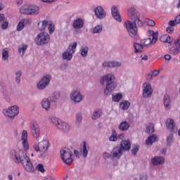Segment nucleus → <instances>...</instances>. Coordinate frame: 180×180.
I'll return each mask as SVG.
<instances>
[{"instance_id": "6", "label": "nucleus", "mask_w": 180, "mask_h": 180, "mask_svg": "<svg viewBox=\"0 0 180 180\" xmlns=\"http://www.w3.org/2000/svg\"><path fill=\"white\" fill-rule=\"evenodd\" d=\"M37 46H45L50 41V35L46 32H41L34 39Z\"/></svg>"}, {"instance_id": "59", "label": "nucleus", "mask_w": 180, "mask_h": 180, "mask_svg": "<svg viewBox=\"0 0 180 180\" xmlns=\"http://www.w3.org/2000/svg\"><path fill=\"white\" fill-rule=\"evenodd\" d=\"M160 40L162 43H167V35H162Z\"/></svg>"}, {"instance_id": "4", "label": "nucleus", "mask_w": 180, "mask_h": 180, "mask_svg": "<svg viewBox=\"0 0 180 180\" xmlns=\"http://www.w3.org/2000/svg\"><path fill=\"white\" fill-rule=\"evenodd\" d=\"M77 42H74L73 44L69 45L68 49L63 53L62 58L65 60V61H71L72 60V56L75 53V50H77Z\"/></svg>"}, {"instance_id": "31", "label": "nucleus", "mask_w": 180, "mask_h": 180, "mask_svg": "<svg viewBox=\"0 0 180 180\" xmlns=\"http://www.w3.org/2000/svg\"><path fill=\"white\" fill-rule=\"evenodd\" d=\"M9 59V48H4L2 50V60L8 61Z\"/></svg>"}, {"instance_id": "53", "label": "nucleus", "mask_w": 180, "mask_h": 180, "mask_svg": "<svg viewBox=\"0 0 180 180\" xmlns=\"http://www.w3.org/2000/svg\"><path fill=\"white\" fill-rule=\"evenodd\" d=\"M37 169L39 171V172H41L42 174H44V172H46V170L44 169V167L42 164L37 165Z\"/></svg>"}, {"instance_id": "26", "label": "nucleus", "mask_w": 180, "mask_h": 180, "mask_svg": "<svg viewBox=\"0 0 180 180\" xmlns=\"http://www.w3.org/2000/svg\"><path fill=\"white\" fill-rule=\"evenodd\" d=\"M118 129L120 131H127L130 129V124L127 122H122L118 126Z\"/></svg>"}, {"instance_id": "35", "label": "nucleus", "mask_w": 180, "mask_h": 180, "mask_svg": "<svg viewBox=\"0 0 180 180\" xmlns=\"http://www.w3.org/2000/svg\"><path fill=\"white\" fill-rule=\"evenodd\" d=\"M120 108L122 110H127V109H129V108H130V102L129 101H124L121 102L120 104Z\"/></svg>"}, {"instance_id": "22", "label": "nucleus", "mask_w": 180, "mask_h": 180, "mask_svg": "<svg viewBox=\"0 0 180 180\" xmlns=\"http://www.w3.org/2000/svg\"><path fill=\"white\" fill-rule=\"evenodd\" d=\"M41 105L45 110H50V106H51V98H43L41 102Z\"/></svg>"}, {"instance_id": "17", "label": "nucleus", "mask_w": 180, "mask_h": 180, "mask_svg": "<svg viewBox=\"0 0 180 180\" xmlns=\"http://www.w3.org/2000/svg\"><path fill=\"white\" fill-rule=\"evenodd\" d=\"M166 126L168 130H170L172 133H176L178 131V128L176 127V125H175V121L171 118L167 120Z\"/></svg>"}, {"instance_id": "56", "label": "nucleus", "mask_w": 180, "mask_h": 180, "mask_svg": "<svg viewBox=\"0 0 180 180\" xmlns=\"http://www.w3.org/2000/svg\"><path fill=\"white\" fill-rule=\"evenodd\" d=\"M174 46H175L176 49H178L179 50H180V39H176L174 41Z\"/></svg>"}, {"instance_id": "27", "label": "nucleus", "mask_w": 180, "mask_h": 180, "mask_svg": "<svg viewBox=\"0 0 180 180\" xmlns=\"http://www.w3.org/2000/svg\"><path fill=\"white\" fill-rule=\"evenodd\" d=\"M158 137L156 134H152L148 137L146 141L147 146H153V143H155L157 141Z\"/></svg>"}, {"instance_id": "39", "label": "nucleus", "mask_w": 180, "mask_h": 180, "mask_svg": "<svg viewBox=\"0 0 180 180\" xmlns=\"http://www.w3.org/2000/svg\"><path fill=\"white\" fill-rule=\"evenodd\" d=\"M49 120H51V123H53L56 127H58L61 122V120L56 117H51L49 118Z\"/></svg>"}, {"instance_id": "20", "label": "nucleus", "mask_w": 180, "mask_h": 180, "mask_svg": "<svg viewBox=\"0 0 180 180\" xmlns=\"http://www.w3.org/2000/svg\"><path fill=\"white\" fill-rule=\"evenodd\" d=\"M56 128L58 129V130H60V131H63V133H68V131L71 130L70 125L67 122L63 121H60V123H59Z\"/></svg>"}, {"instance_id": "5", "label": "nucleus", "mask_w": 180, "mask_h": 180, "mask_svg": "<svg viewBox=\"0 0 180 180\" xmlns=\"http://www.w3.org/2000/svg\"><path fill=\"white\" fill-rule=\"evenodd\" d=\"M3 114L6 117H8L11 120H13L19 115V107L18 105H13L7 109L3 110Z\"/></svg>"}, {"instance_id": "25", "label": "nucleus", "mask_w": 180, "mask_h": 180, "mask_svg": "<svg viewBox=\"0 0 180 180\" xmlns=\"http://www.w3.org/2000/svg\"><path fill=\"white\" fill-rule=\"evenodd\" d=\"M103 111L102 109H96L94 112L93 114L91 115V119L92 120H96L97 119H99L101 116L103 115Z\"/></svg>"}, {"instance_id": "12", "label": "nucleus", "mask_w": 180, "mask_h": 180, "mask_svg": "<svg viewBox=\"0 0 180 180\" xmlns=\"http://www.w3.org/2000/svg\"><path fill=\"white\" fill-rule=\"evenodd\" d=\"M103 68H119L122 67L121 62L116 60L105 61L102 63Z\"/></svg>"}, {"instance_id": "50", "label": "nucleus", "mask_w": 180, "mask_h": 180, "mask_svg": "<svg viewBox=\"0 0 180 180\" xmlns=\"http://www.w3.org/2000/svg\"><path fill=\"white\" fill-rule=\"evenodd\" d=\"M131 153H132L133 155H136L137 153H139V146L134 145L132 146Z\"/></svg>"}, {"instance_id": "47", "label": "nucleus", "mask_w": 180, "mask_h": 180, "mask_svg": "<svg viewBox=\"0 0 180 180\" xmlns=\"http://www.w3.org/2000/svg\"><path fill=\"white\" fill-rule=\"evenodd\" d=\"M103 158L104 160H108V158H111V160H113V155H112V152L110 153H109L108 152H104L103 153Z\"/></svg>"}, {"instance_id": "64", "label": "nucleus", "mask_w": 180, "mask_h": 180, "mask_svg": "<svg viewBox=\"0 0 180 180\" xmlns=\"http://www.w3.org/2000/svg\"><path fill=\"white\" fill-rule=\"evenodd\" d=\"M175 22L176 24L180 23V14L175 18Z\"/></svg>"}, {"instance_id": "18", "label": "nucleus", "mask_w": 180, "mask_h": 180, "mask_svg": "<svg viewBox=\"0 0 180 180\" xmlns=\"http://www.w3.org/2000/svg\"><path fill=\"white\" fill-rule=\"evenodd\" d=\"M150 162L154 167L157 165H162L165 163V159L162 156H155L151 158Z\"/></svg>"}, {"instance_id": "7", "label": "nucleus", "mask_w": 180, "mask_h": 180, "mask_svg": "<svg viewBox=\"0 0 180 180\" xmlns=\"http://www.w3.org/2000/svg\"><path fill=\"white\" fill-rule=\"evenodd\" d=\"M73 155L72 152L70 150H60V158L63 161L65 164L70 165V164L72 163L74 159H72Z\"/></svg>"}, {"instance_id": "62", "label": "nucleus", "mask_w": 180, "mask_h": 180, "mask_svg": "<svg viewBox=\"0 0 180 180\" xmlns=\"http://www.w3.org/2000/svg\"><path fill=\"white\" fill-rule=\"evenodd\" d=\"M169 25L172 27H174V26H176L177 24H176V22H175V20H174H174L169 21Z\"/></svg>"}, {"instance_id": "40", "label": "nucleus", "mask_w": 180, "mask_h": 180, "mask_svg": "<svg viewBox=\"0 0 180 180\" xmlns=\"http://www.w3.org/2000/svg\"><path fill=\"white\" fill-rule=\"evenodd\" d=\"M26 50H27V45L26 44L20 45L18 47V53H20V54L22 53V56H25Z\"/></svg>"}, {"instance_id": "14", "label": "nucleus", "mask_w": 180, "mask_h": 180, "mask_svg": "<svg viewBox=\"0 0 180 180\" xmlns=\"http://www.w3.org/2000/svg\"><path fill=\"white\" fill-rule=\"evenodd\" d=\"M21 140L22 141V147L25 150H20V151H26L29 150V142H27V131L23 130L21 134Z\"/></svg>"}, {"instance_id": "51", "label": "nucleus", "mask_w": 180, "mask_h": 180, "mask_svg": "<svg viewBox=\"0 0 180 180\" xmlns=\"http://www.w3.org/2000/svg\"><path fill=\"white\" fill-rule=\"evenodd\" d=\"M169 53L173 56H178V54H179V49H178V48H175L174 49H170Z\"/></svg>"}, {"instance_id": "54", "label": "nucleus", "mask_w": 180, "mask_h": 180, "mask_svg": "<svg viewBox=\"0 0 180 180\" xmlns=\"http://www.w3.org/2000/svg\"><path fill=\"white\" fill-rule=\"evenodd\" d=\"M112 18L117 20V22H122V17L120 16V14L117 13V14H113L112 15Z\"/></svg>"}, {"instance_id": "8", "label": "nucleus", "mask_w": 180, "mask_h": 180, "mask_svg": "<svg viewBox=\"0 0 180 180\" xmlns=\"http://www.w3.org/2000/svg\"><path fill=\"white\" fill-rule=\"evenodd\" d=\"M30 131L32 136L36 140L40 139V126L36 121H32L30 123Z\"/></svg>"}, {"instance_id": "33", "label": "nucleus", "mask_w": 180, "mask_h": 180, "mask_svg": "<svg viewBox=\"0 0 180 180\" xmlns=\"http://www.w3.org/2000/svg\"><path fill=\"white\" fill-rule=\"evenodd\" d=\"M134 53L136 54L137 53H141L143 51V49L144 48V46L142 44H140L139 43L134 42Z\"/></svg>"}, {"instance_id": "19", "label": "nucleus", "mask_w": 180, "mask_h": 180, "mask_svg": "<svg viewBox=\"0 0 180 180\" xmlns=\"http://www.w3.org/2000/svg\"><path fill=\"white\" fill-rule=\"evenodd\" d=\"M163 105L166 110H169L172 106V101L171 97L168 94H165L163 96Z\"/></svg>"}, {"instance_id": "58", "label": "nucleus", "mask_w": 180, "mask_h": 180, "mask_svg": "<svg viewBox=\"0 0 180 180\" xmlns=\"http://www.w3.org/2000/svg\"><path fill=\"white\" fill-rule=\"evenodd\" d=\"M34 151H37V153H39V151H41V149H40V145H39V143L34 144Z\"/></svg>"}, {"instance_id": "2", "label": "nucleus", "mask_w": 180, "mask_h": 180, "mask_svg": "<svg viewBox=\"0 0 180 180\" xmlns=\"http://www.w3.org/2000/svg\"><path fill=\"white\" fill-rule=\"evenodd\" d=\"M10 155L13 161L15 164L21 162L22 167L25 168L27 172H34V167H33V163L30 161V158L27 157V152L26 150H20L18 153L14 149L10 152Z\"/></svg>"}, {"instance_id": "11", "label": "nucleus", "mask_w": 180, "mask_h": 180, "mask_svg": "<svg viewBox=\"0 0 180 180\" xmlns=\"http://www.w3.org/2000/svg\"><path fill=\"white\" fill-rule=\"evenodd\" d=\"M94 15L97 19H105L106 18V11L102 6H98L94 9Z\"/></svg>"}, {"instance_id": "13", "label": "nucleus", "mask_w": 180, "mask_h": 180, "mask_svg": "<svg viewBox=\"0 0 180 180\" xmlns=\"http://www.w3.org/2000/svg\"><path fill=\"white\" fill-rule=\"evenodd\" d=\"M70 98L75 102V103H79L82 102V94H81V91L78 90H75L72 92L70 95Z\"/></svg>"}, {"instance_id": "16", "label": "nucleus", "mask_w": 180, "mask_h": 180, "mask_svg": "<svg viewBox=\"0 0 180 180\" xmlns=\"http://www.w3.org/2000/svg\"><path fill=\"white\" fill-rule=\"evenodd\" d=\"M111 153L112 154V160H120V157L123 155L124 152L122 150V148L116 146L112 150Z\"/></svg>"}, {"instance_id": "28", "label": "nucleus", "mask_w": 180, "mask_h": 180, "mask_svg": "<svg viewBox=\"0 0 180 180\" xmlns=\"http://www.w3.org/2000/svg\"><path fill=\"white\" fill-rule=\"evenodd\" d=\"M40 8L36 5H30V15H39Z\"/></svg>"}, {"instance_id": "60", "label": "nucleus", "mask_w": 180, "mask_h": 180, "mask_svg": "<svg viewBox=\"0 0 180 180\" xmlns=\"http://www.w3.org/2000/svg\"><path fill=\"white\" fill-rule=\"evenodd\" d=\"M166 43H168L169 44H171V43H172V38H171V37H169V35H167Z\"/></svg>"}, {"instance_id": "21", "label": "nucleus", "mask_w": 180, "mask_h": 180, "mask_svg": "<svg viewBox=\"0 0 180 180\" xmlns=\"http://www.w3.org/2000/svg\"><path fill=\"white\" fill-rule=\"evenodd\" d=\"M119 148H121L124 152L129 151L131 148V143H130V140L122 141Z\"/></svg>"}, {"instance_id": "55", "label": "nucleus", "mask_w": 180, "mask_h": 180, "mask_svg": "<svg viewBox=\"0 0 180 180\" xmlns=\"http://www.w3.org/2000/svg\"><path fill=\"white\" fill-rule=\"evenodd\" d=\"M111 13H112V15H116V14L119 13V9L117 8V6H113L111 8Z\"/></svg>"}, {"instance_id": "38", "label": "nucleus", "mask_w": 180, "mask_h": 180, "mask_svg": "<svg viewBox=\"0 0 180 180\" xmlns=\"http://www.w3.org/2000/svg\"><path fill=\"white\" fill-rule=\"evenodd\" d=\"M148 33L149 36H152V40L155 41V42H157V40H158V32H155L153 30H148Z\"/></svg>"}, {"instance_id": "10", "label": "nucleus", "mask_w": 180, "mask_h": 180, "mask_svg": "<svg viewBox=\"0 0 180 180\" xmlns=\"http://www.w3.org/2000/svg\"><path fill=\"white\" fill-rule=\"evenodd\" d=\"M142 95L143 98H151V95H153V88L151 87V84L149 83L143 84Z\"/></svg>"}, {"instance_id": "3", "label": "nucleus", "mask_w": 180, "mask_h": 180, "mask_svg": "<svg viewBox=\"0 0 180 180\" xmlns=\"http://www.w3.org/2000/svg\"><path fill=\"white\" fill-rule=\"evenodd\" d=\"M115 79L116 78L113 73H109L101 77V84H105V87L104 89L105 96H110L113 93V91L116 89V82H115Z\"/></svg>"}, {"instance_id": "30", "label": "nucleus", "mask_w": 180, "mask_h": 180, "mask_svg": "<svg viewBox=\"0 0 180 180\" xmlns=\"http://www.w3.org/2000/svg\"><path fill=\"white\" fill-rule=\"evenodd\" d=\"M20 13H22V15H30V5H25L22 6L20 8Z\"/></svg>"}, {"instance_id": "63", "label": "nucleus", "mask_w": 180, "mask_h": 180, "mask_svg": "<svg viewBox=\"0 0 180 180\" xmlns=\"http://www.w3.org/2000/svg\"><path fill=\"white\" fill-rule=\"evenodd\" d=\"M167 33H174V27H168L167 29H166Z\"/></svg>"}, {"instance_id": "52", "label": "nucleus", "mask_w": 180, "mask_h": 180, "mask_svg": "<svg viewBox=\"0 0 180 180\" xmlns=\"http://www.w3.org/2000/svg\"><path fill=\"white\" fill-rule=\"evenodd\" d=\"M49 32L50 33V34H52V33L54 32V30H56V27L54 26V24H49Z\"/></svg>"}, {"instance_id": "37", "label": "nucleus", "mask_w": 180, "mask_h": 180, "mask_svg": "<svg viewBox=\"0 0 180 180\" xmlns=\"http://www.w3.org/2000/svg\"><path fill=\"white\" fill-rule=\"evenodd\" d=\"M60 96H61V93H60V91H55L53 93V95L50 97V99L51 102H56V101H58V99H60Z\"/></svg>"}, {"instance_id": "32", "label": "nucleus", "mask_w": 180, "mask_h": 180, "mask_svg": "<svg viewBox=\"0 0 180 180\" xmlns=\"http://www.w3.org/2000/svg\"><path fill=\"white\" fill-rule=\"evenodd\" d=\"M141 43L143 47H147V46H150V44H155L157 42L151 39V38H148L146 39L141 40Z\"/></svg>"}, {"instance_id": "61", "label": "nucleus", "mask_w": 180, "mask_h": 180, "mask_svg": "<svg viewBox=\"0 0 180 180\" xmlns=\"http://www.w3.org/2000/svg\"><path fill=\"white\" fill-rule=\"evenodd\" d=\"M74 154H75L76 158H79L81 157V153H79V151H78L77 150H74Z\"/></svg>"}, {"instance_id": "24", "label": "nucleus", "mask_w": 180, "mask_h": 180, "mask_svg": "<svg viewBox=\"0 0 180 180\" xmlns=\"http://www.w3.org/2000/svg\"><path fill=\"white\" fill-rule=\"evenodd\" d=\"M89 151V146H88L86 141H84L82 148H80V152L82 153L84 158H86V157H88Z\"/></svg>"}, {"instance_id": "46", "label": "nucleus", "mask_w": 180, "mask_h": 180, "mask_svg": "<svg viewBox=\"0 0 180 180\" xmlns=\"http://www.w3.org/2000/svg\"><path fill=\"white\" fill-rule=\"evenodd\" d=\"M76 123H77V124H80V123H82V112H77L76 114Z\"/></svg>"}, {"instance_id": "23", "label": "nucleus", "mask_w": 180, "mask_h": 180, "mask_svg": "<svg viewBox=\"0 0 180 180\" xmlns=\"http://www.w3.org/2000/svg\"><path fill=\"white\" fill-rule=\"evenodd\" d=\"M50 144V142L49 140H43L41 142L39 143V146L40 147L41 151L43 153H46L49 150V146Z\"/></svg>"}, {"instance_id": "43", "label": "nucleus", "mask_w": 180, "mask_h": 180, "mask_svg": "<svg viewBox=\"0 0 180 180\" xmlns=\"http://www.w3.org/2000/svg\"><path fill=\"white\" fill-rule=\"evenodd\" d=\"M172 143H174V135L169 134L167 138V146L169 147L172 146Z\"/></svg>"}, {"instance_id": "44", "label": "nucleus", "mask_w": 180, "mask_h": 180, "mask_svg": "<svg viewBox=\"0 0 180 180\" xmlns=\"http://www.w3.org/2000/svg\"><path fill=\"white\" fill-rule=\"evenodd\" d=\"M154 131V124H149L147 127H146V133H148V134H152V133Z\"/></svg>"}, {"instance_id": "49", "label": "nucleus", "mask_w": 180, "mask_h": 180, "mask_svg": "<svg viewBox=\"0 0 180 180\" xmlns=\"http://www.w3.org/2000/svg\"><path fill=\"white\" fill-rule=\"evenodd\" d=\"M25 27V21H20L17 25L18 32H20V30H23Z\"/></svg>"}, {"instance_id": "42", "label": "nucleus", "mask_w": 180, "mask_h": 180, "mask_svg": "<svg viewBox=\"0 0 180 180\" xmlns=\"http://www.w3.org/2000/svg\"><path fill=\"white\" fill-rule=\"evenodd\" d=\"M122 98H123V95L120 93H117L115 95H112L113 102H119V101H120Z\"/></svg>"}, {"instance_id": "34", "label": "nucleus", "mask_w": 180, "mask_h": 180, "mask_svg": "<svg viewBox=\"0 0 180 180\" xmlns=\"http://www.w3.org/2000/svg\"><path fill=\"white\" fill-rule=\"evenodd\" d=\"M88 51H89V48L86 46H82L80 49V54L82 57L85 58V57L88 56Z\"/></svg>"}, {"instance_id": "29", "label": "nucleus", "mask_w": 180, "mask_h": 180, "mask_svg": "<svg viewBox=\"0 0 180 180\" xmlns=\"http://www.w3.org/2000/svg\"><path fill=\"white\" fill-rule=\"evenodd\" d=\"M102 30H103V26L102 25H96L91 30V33L93 34H99L102 33Z\"/></svg>"}, {"instance_id": "45", "label": "nucleus", "mask_w": 180, "mask_h": 180, "mask_svg": "<svg viewBox=\"0 0 180 180\" xmlns=\"http://www.w3.org/2000/svg\"><path fill=\"white\" fill-rule=\"evenodd\" d=\"M144 22L146 23L147 26H155V22L150 18H145Z\"/></svg>"}, {"instance_id": "1", "label": "nucleus", "mask_w": 180, "mask_h": 180, "mask_svg": "<svg viewBox=\"0 0 180 180\" xmlns=\"http://www.w3.org/2000/svg\"><path fill=\"white\" fill-rule=\"evenodd\" d=\"M127 15L132 22H125V27L130 37H136L139 32V27H143L144 22L140 19L141 14L134 6H131L127 9Z\"/></svg>"}, {"instance_id": "15", "label": "nucleus", "mask_w": 180, "mask_h": 180, "mask_svg": "<svg viewBox=\"0 0 180 180\" xmlns=\"http://www.w3.org/2000/svg\"><path fill=\"white\" fill-rule=\"evenodd\" d=\"M72 27L76 30L75 34H78V31L77 30H79V29H82V27H84V19L77 18L72 23Z\"/></svg>"}, {"instance_id": "48", "label": "nucleus", "mask_w": 180, "mask_h": 180, "mask_svg": "<svg viewBox=\"0 0 180 180\" xmlns=\"http://www.w3.org/2000/svg\"><path fill=\"white\" fill-rule=\"evenodd\" d=\"M22 77V71H18L15 73V82L20 84V78Z\"/></svg>"}, {"instance_id": "41", "label": "nucleus", "mask_w": 180, "mask_h": 180, "mask_svg": "<svg viewBox=\"0 0 180 180\" xmlns=\"http://www.w3.org/2000/svg\"><path fill=\"white\" fill-rule=\"evenodd\" d=\"M109 140L110 141H117V134L116 133V130L113 129L112 131V134L109 137Z\"/></svg>"}, {"instance_id": "9", "label": "nucleus", "mask_w": 180, "mask_h": 180, "mask_svg": "<svg viewBox=\"0 0 180 180\" xmlns=\"http://www.w3.org/2000/svg\"><path fill=\"white\" fill-rule=\"evenodd\" d=\"M51 81V75H44L40 81L37 84V88L39 91H43L50 85V82Z\"/></svg>"}, {"instance_id": "57", "label": "nucleus", "mask_w": 180, "mask_h": 180, "mask_svg": "<svg viewBox=\"0 0 180 180\" xmlns=\"http://www.w3.org/2000/svg\"><path fill=\"white\" fill-rule=\"evenodd\" d=\"M8 25H9V22H8V21H4L1 24V29L5 30V29L8 28Z\"/></svg>"}, {"instance_id": "36", "label": "nucleus", "mask_w": 180, "mask_h": 180, "mask_svg": "<svg viewBox=\"0 0 180 180\" xmlns=\"http://www.w3.org/2000/svg\"><path fill=\"white\" fill-rule=\"evenodd\" d=\"M47 25H49V21L46 20H43L41 22H39L38 24L39 30L41 32L46 30V27H47Z\"/></svg>"}]
</instances>
